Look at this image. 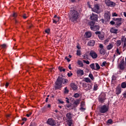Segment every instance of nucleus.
I'll return each instance as SVG.
<instances>
[{
	"label": "nucleus",
	"instance_id": "f257e3e1",
	"mask_svg": "<svg viewBox=\"0 0 126 126\" xmlns=\"http://www.w3.org/2000/svg\"><path fill=\"white\" fill-rule=\"evenodd\" d=\"M68 80L64 79L63 76H59L55 82V90L61 89L63 87V84H66Z\"/></svg>",
	"mask_w": 126,
	"mask_h": 126
},
{
	"label": "nucleus",
	"instance_id": "f03ea898",
	"mask_svg": "<svg viewBox=\"0 0 126 126\" xmlns=\"http://www.w3.org/2000/svg\"><path fill=\"white\" fill-rule=\"evenodd\" d=\"M79 16V13L77 11L75 10H71L69 14L70 20L72 22H74L78 19V16Z\"/></svg>",
	"mask_w": 126,
	"mask_h": 126
},
{
	"label": "nucleus",
	"instance_id": "7ed1b4c3",
	"mask_svg": "<svg viewBox=\"0 0 126 126\" xmlns=\"http://www.w3.org/2000/svg\"><path fill=\"white\" fill-rule=\"evenodd\" d=\"M98 110L101 114H105V113H107V112H108V108L107 105H104L99 106L98 108Z\"/></svg>",
	"mask_w": 126,
	"mask_h": 126
},
{
	"label": "nucleus",
	"instance_id": "20e7f679",
	"mask_svg": "<svg viewBox=\"0 0 126 126\" xmlns=\"http://www.w3.org/2000/svg\"><path fill=\"white\" fill-rule=\"evenodd\" d=\"M90 66L92 70H99L101 68L98 63H93L90 65Z\"/></svg>",
	"mask_w": 126,
	"mask_h": 126
},
{
	"label": "nucleus",
	"instance_id": "39448f33",
	"mask_svg": "<svg viewBox=\"0 0 126 126\" xmlns=\"http://www.w3.org/2000/svg\"><path fill=\"white\" fill-rule=\"evenodd\" d=\"M92 10L93 11L97 14L101 12V10L100 9V6L98 4H94V7L93 8H92Z\"/></svg>",
	"mask_w": 126,
	"mask_h": 126
},
{
	"label": "nucleus",
	"instance_id": "423d86ee",
	"mask_svg": "<svg viewBox=\"0 0 126 126\" xmlns=\"http://www.w3.org/2000/svg\"><path fill=\"white\" fill-rule=\"evenodd\" d=\"M122 20H123V18H113L114 21H116V24H115L116 27H119V26H121V25H122Z\"/></svg>",
	"mask_w": 126,
	"mask_h": 126
},
{
	"label": "nucleus",
	"instance_id": "0eeeda50",
	"mask_svg": "<svg viewBox=\"0 0 126 126\" xmlns=\"http://www.w3.org/2000/svg\"><path fill=\"white\" fill-rule=\"evenodd\" d=\"M104 2L107 6H110V7H114L116 6V3L111 1L110 0H105Z\"/></svg>",
	"mask_w": 126,
	"mask_h": 126
},
{
	"label": "nucleus",
	"instance_id": "6e6552de",
	"mask_svg": "<svg viewBox=\"0 0 126 126\" xmlns=\"http://www.w3.org/2000/svg\"><path fill=\"white\" fill-rule=\"evenodd\" d=\"M105 100L106 94L104 93L101 94L99 97V101L100 102V103H104Z\"/></svg>",
	"mask_w": 126,
	"mask_h": 126
},
{
	"label": "nucleus",
	"instance_id": "1a4fd4ad",
	"mask_svg": "<svg viewBox=\"0 0 126 126\" xmlns=\"http://www.w3.org/2000/svg\"><path fill=\"white\" fill-rule=\"evenodd\" d=\"M104 18L105 21H109L111 19V13L110 12L107 11L104 13Z\"/></svg>",
	"mask_w": 126,
	"mask_h": 126
},
{
	"label": "nucleus",
	"instance_id": "9d476101",
	"mask_svg": "<svg viewBox=\"0 0 126 126\" xmlns=\"http://www.w3.org/2000/svg\"><path fill=\"white\" fill-rule=\"evenodd\" d=\"M90 56L93 59H95L98 57V55L97 53L94 51H91L90 52Z\"/></svg>",
	"mask_w": 126,
	"mask_h": 126
},
{
	"label": "nucleus",
	"instance_id": "9b49d317",
	"mask_svg": "<svg viewBox=\"0 0 126 126\" xmlns=\"http://www.w3.org/2000/svg\"><path fill=\"white\" fill-rule=\"evenodd\" d=\"M47 124L50 126H56V121H55L53 119H49L47 121Z\"/></svg>",
	"mask_w": 126,
	"mask_h": 126
},
{
	"label": "nucleus",
	"instance_id": "f8f14e48",
	"mask_svg": "<svg viewBox=\"0 0 126 126\" xmlns=\"http://www.w3.org/2000/svg\"><path fill=\"white\" fill-rule=\"evenodd\" d=\"M90 19L93 21H97L98 20V15L93 13L92 15L90 17Z\"/></svg>",
	"mask_w": 126,
	"mask_h": 126
},
{
	"label": "nucleus",
	"instance_id": "ddd939ff",
	"mask_svg": "<svg viewBox=\"0 0 126 126\" xmlns=\"http://www.w3.org/2000/svg\"><path fill=\"white\" fill-rule=\"evenodd\" d=\"M80 102V99H76L75 100L72 104L73 107L71 109H73L74 108H76L79 105V102Z\"/></svg>",
	"mask_w": 126,
	"mask_h": 126
},
{
	"label": "nucleus",
	"instance_id": "4468645a",
	"mask_svg": "<svg viewBox=\"0 0 126 126\" xmlns=\"http://www.w3.org/2000/svg\"><path fill=\"white\" fill-rule=\"evenodd\" d=\"M84 88L86 91H88V90H90V89L92 88V86L88 84H85L84 86Z\"/></svg>",
	"mask_w": 126,
	"mask_h": 126
},
{
	"label": "nucleus",
	"instance_id": "2eb2a0df",
	"mask_svg": "<svg viewBox=\"0 0 126 126\" xmlns=\"http://www.w3.org/2000/svg\"><path fill=\"white\" fill-rule=\"evenodd\" d=\"M91 30L93 31H96V30H99L100 29V27L98 26V25H94V26H92L91 27Z\"/></svg>",
	"mask_w": 126,
	"mask_h": 126
},
{
	"label": "nucleus",
	"instance_id": "dca6fc26",
	"mask_svg": "<svg viewBox=\"0 0 126 126\" xmlns=\"http://www.w3.org/2000/svg\"><path fill=\"white\" fill-rule=\"evenodd\" d=\"M77 74L78 76H82L84 75V71L81 69H78L77 70Z\"/></svg>",
	"mask_w": 126,
	"mask_h": 126
},
{
	"label": "nucleus",
	"instance_id": "f3484780",
	"mask_svg": "<svg viewBox=\"0 0 126 126\" xmlns=\"http://www.w3.org/2000/svg\"><path fill=\"white\" fill-rule=\"evenodd\" d=\"M118 29L115 28V27L111 28L110 30V32L113 34H118Z\"/></svg>",
	"mask_w": 126,
	"mask_h": 126
},
{
	"label": "nucleus",
	"instance_id": "a211bd4d",
	"mask_svg": "<svg viewBox=\"0 0 126 126\" xmlns=\"http://www.w3.org/2000/svg\"><path fill=\"white\" fill-rule=\"evenodd\" d=\"M95 45V41L94 40H90L88 43V46L89 47H93Z\"/></svg>",
	"mask_w": 126,
	"mask_h": 126
},
{
	"label": "nucleus",
	"instance_id": "6ab92c4d",
	"mask_svg": "<svg viewBox=\"0 0 126 126\" xmlns=\"http://www.w3.org/2000/svg\"><path fill=\"white\" fill-rule=\"evenodd\" d=\"M116 91L117 95H120L122 93V88L120 87H118L116 88Z\"/></svg>",
	"mask_w": 126,
	"mask_h": 126
},
{
	"label": "nucleus",
	"instance_id": "aec40b11",
	"mask_svg": "<svg viewBox=\"0 0 126 126\" xmlns=\"http://www.w3.org/2000/svg\"><path fill=\"white\" fill-rule=\"evenodd\" d=\"M66 117L67 120H72V114L70 112L67 113Z\"/></svg>",
	"mask_w": 126,
	"mask_h": 126
},
{
	"label": "nucleus",
	"instance_id": "412c9836",
	"mask_svg": "<svg viewBox=\"0 0 126 126\" xmlns=\"http://www.w3.org/2000/svg\"><path fill=\"white\" fill-rule=\"evenodd\" d=\"M92 35V34H91V32H85V37L88 39L89 38H90L91 37Z\"/></svg>",
	"mask_w": 126,
	"mask_h": 126
},
{
	"label": "nucleus",
	"instance_id": "4be33fe9",
	"mask_svg": "<svg viewBox=\"0 0 126 126\" xmlns=\"http://www.w3.org/2000/svg\"><path fill=\"white\" fill-rule=\"evenodd\" d=\"M70 86L73 90H77V86L74 83H72L70 84Z\"/></svg>",
	"mask_w": 126,
	"mask_h": 126
},
{
	"label": "nucleus",
	"instance_id": "5701e85b",
	"mask_svg": "<svg viewBox=\"0 0 126 126\" xmlns=\"http://www.w3.org/2000/svg\"><path fill=\"white\" fill-rule=\"evenodd\" d=\"M121 40L124 42V47H126V37L125 38V36H123Z\"/></svg>",
	"mask_w": 126,
	"mask_h": 126
},
{
	"label": "nucleus",
	"instance_id": "b1692460",
	"mask_svg": "<svg viewBox=\"0 0 126 126\" xmlns=\"http://www.w3.org/2000/svg\"><path fill=\"white\" fill-rule=\"evenodd\" d=\"M119 67L121 70H124L125 69V65L124 63H121L119 65Z\"/></svg>",
	"mask_w": 126,
	"mask_h": 126
},
{
	"label": "nucleus",
	"instance_id": "393cba45",
	"mask_svg": "<svg viewBox=\"0 0 126 126\" xmlns=\"http://www.w3.org/2000/svg\"><path fill=\"white\" fill-rule=\"evenodd\" d=\"M99 53L100 55L104 56V55L106 54V51L104 50V49H101L100 50H99Z\"/></svg>",
	"mask_w": 126,
	"mask_h": 126
},
{
	"label": "nucleus",
	"instance_id": "a878e982",
	"mask_svg": "<svg viewBox=\"0 0 126 126\" xmlns=\"http://www.w3.org/2000/svg\"><path fill=\"white\" fill-rule=\"evenodd\" d=\"M98 37L99 39H100L101 41H103L104 39V34L100 33V34L98 35Z\"/></svg>",
	"mask_w": 126,
	"mask_h": 126
},
{
	"label": "nucleus",
	"instance_id": "bb28decb",
	"mask_svg": "<svg viewBox=\"0 0 126 126\" xmlns=\"http://www.w3.org/2000/svg\"><path fill=\"white\" fill-rule=\"evenodd\" d=\"M67 124L68 126H72V120H67Z\"/></svg>",
	"mask_w": 126,
	"mask_h": 126
},
{
	"label": "nucleus",
	"instance_id": "cd10ccee",
	"mask_svg": "<svg viewBox=\"0 0 126 126\" xmlns=\"http://www.w3.org/2000/svg\"><path fill=\"white\" fill-rule=\"evenodd\" d=\"M53 23H55V24L58 23V22L60 21V18L57 17L56 18H55V19H53Z\"/></svg>",
	"mask_w": 126,
	"mask_h": 126
},
{
	"label": "nucleus",
	"instance_id": "c85d7f7f",
	"mask_svg": "<svg viewBox=\"0 0 126 126\" xmlns=\"http://www.w3.org/2000/svg\"><path fill=\"white\" fill-rule=\"evenodd\" d=\"M84 80L87 83H91V80L89 78H85Z\"/></svg>",
	"mask_w": 126,
	"mask_h": 126
},
{
	"label": "nucleus",
	"instance_id": "c756f323",
	"mask_svg": "<svg viewBox=\"0 0 126 126\" xmlns=\"http://www.w3.org/2000/svg\"><path fill=\"white\" fill-rule=\"evenodd\" d=\"M111 49H113V45H112V44L110 43L107 46V50H111Z\"/></svg>",
	"mask_w": 126,
	"mask_h": 126
},
{
	"label": "nucleus",
	"instance_id": "7c9ffc66",
	"mask_svg": "<svg viewBox=\"0 0 126 126\" xmlns=\"http://www.w3.org/2000/svg\"><path fill=\"white\" fill-rule=\"evenodd\" d=\"M121 87H122V88H123V89L126 88V82H123L121 84Z\"/></svg>",
	"mask_w": 126,
	"mask_h": 126
},
{
	"label": "nucleus",
	"instance_id": "2f4dec72",
	"mask_svg": "<svg viewBox=\"0 0 126 126\" xmlns=\"http://www.w3.org/2000/svg\"><path fill=\"white\" fill-rule=\"evenodd\" d=\"M89 77L92 79V80H94V76H93V74L92 73H90L89 75Z\"/></svg>",
	"mask_w": 126,
	"mask_h": 126
},
{
	"label": "nucleus",
	"instance_id": "473e14b6",
	"mask_svg": "<svg viewBox=\"0 0 126 126\" xmlns=\"http://www.w3.org/2000/svg\"><path fill=\"white\" fill-rule=\"evenodd\" d=\"M89 25L91 26V27H92V26H94L95 25V22L92 21L89 23Z\"/></svg>",
	"mask_w": 126,
	"mask_h": 126
},
{
	"label": "nucleus",
	"instance_id": "72a5a7b5",
	"mask_svg": "<svg viewBox=\"0 0 126 126\" xmlns=\"http://www.w3.org/2000/svg\"><path fill=\"white\" fill-rule=\"evenodd\" d=\"M47 106H45L41 109V111H42L43 113H44V112H46V111H47Z\"/></svg>",
	"mask_w": 126,
	"mask_h": 126
},
{
	"label": "nucleus",
	"instance_id": "f704fd0d",
	"mask_svg": "<svg viewBox=\"0 0 126 126\" xmlns=\"http://www.w3.org/2000/svg\"><path fill=\"white\" fill-rule=\"evenodd\" d=\"M59 69L60 71H61V72H62V71H63V72L65 71V69L63 68V67L59 66Z\"/></svg>",
	"mask_w": 126,
	"mask_h": 126
},
{
	"label": "nucleus",
	"instance_id": "c9c22d12",
	"mask_svg": "<svg viewBox=\"0 0 126 126\" xmlns=\"http://www.w3.org/2000/svg\"><path fill=\"white\" fill-rule=\"evenodd\" d=\"M78 64L79 65H80V66H81L82 67L83 66V63L80 61H78Z\"/></svg>",
	"mask_w": 126,
	"mask_h": 126
},
{
	"label": "nucleus",
	"instance_id": "e433bc0d",
	"mask_svg": "<svg viewBox=\"0 0 126 126\" xmlns=\"http://www.w3.org/2000/svg\"><path fill=\"white\" fill-rule=\"evenodd\" d=\"M68 92H69V91L67 89V87H65L64 88V93H65V94H67Z\"/></svg>",
	"mask_w": 126,
	"mask_h": 126
},
{
	"label": "nucleus",
	"instance_id": "4c0bfd02",
	"mask_svg": "<svg viewBox=\"0 0 126 126\" xmlns=\"http://www.w3.org/2000/svg\"><path fill=\"white\" fill-rule=\"evenodd\" d=\"M79 96H80V95L78 93H75L73 95V97H74V98H78L79 97Z\"/></svg>",
	"mask_w": 126,
	"mask_h": 126
},
{
	"label": "nucleus",
	"instance_id": "58836bf2",
	"mask_svg": "<svg viewBox=\"0 0 126 126\" xmlns=\"http://www.w3.org/2000/svg\"><path fill=\"white\" fill-rule=\"evenodd\" d=\"M97 89H98V85L97 84H95L94 87V91H96Z\"/></svg>",
	"mask_w": 126,
	"mask_h": 126
},
{
	"label": "nucleus",
	"instance_id": "ea45409f",
	"mask_svg": "<svg viewBox=\"0 0 126 126\" xmlns=\"http://www.w3.org/2000/svg\"><path fill=\"white\" fill-rule=\"evenodd\" d=\"M106 64L107 62L106 61H104L102 63V64H101L100 65L103 67V66H105V65H106Z\"/></svg>",
	"mask_w": 126,
	"mask_h": 126
},
{
	"label": "nucleus",
	"instance_id": "a19ab883",
	"mask_svg": "<svg viewBox=\"0 0 126 126\" xmlns=\"http://www.w3.org/2000/svg\"><path fill=\"white\" fill-rule=\"evenodd\" d=\"M79 0H70L71 2H72L73 3H75V2H78Z\"/></svg>",
	"mask_w": 126,
	"mask_h": 126
},
{
	"label": "nucleus",
	"instance_id": "79ce46f5",
	"mask_svg": "<svg viewBox=\"0 0 126 126\" xmlns=\"http://www.w3.org/2000/svg\"><path fill=\"white\" fill-rule=\"evenodd\" d=\"M76 55H77V56H81V51H80V50H77Z\"/></svg>",
	"mask_w": 126,
	"mask_h": 126
},
{
	"label": "nucleus",
	"instance_id": "37998d69",
	"mask_svg": "<svg viewBox=\"0 0 126 126\" xmlns=\"http://www.w3.org/2000/svg\"><path fill=\"white\" fill-rule=\"evenodd\" d=\"M84 59L85 60H87L88 59V55H86V54H84L83 56Z\"/></svg>",
	"mask_w": 126,
	"mask_h": 126
},
{
	"label": "nucleus",
	"instance_id": "c03bdc74",
	"mask_svg": "<svg viewBox=\"0 0 126 126\" xmlns=\"http://www.w3.org/2000/svg\"><path fill=\"white\" fill-rule=\"evenodd\" d=\"M1 49H5L6 48V44H3L1 45Z\"/></svg>",
	"mask_w": 126,
	"mask_h": 126
},
{
	"label": "nucleus",
	"instance_id": "a18cd8bd",
	"mask_svg": "<svg viewBox=\"0 0 126 126\" xmlns=\"http://www.w3.org/2000/svg\"><path fill=\"white\" fill-rule=\"evenodd\" d=\"M23 18H24V19H26V18H27L28 17V15L26 14H24L23 15Z\"/></svg>",
	"mask_w": 126,
	"mask_h": 126
},
{
	"label": "nucleus",
	"instance_id": "49530a36",
	"mask_svg": "<svg viewBox=\"0 0 126 126\" xmlns=\"http://www.w3.org/2000/svg\"><path fill=\"white\" fill-rule=\"evenodd\" d=\"M83 62L85 63H86L87 64H89V63H90V62L89 61L83 60Z\"/></svg>",
	"mask_w": 126,
	"mask_h": 126
},
{
	"label": "nucleus",
	"instance_id": "de8ad7c7",
	"mask_svg": "<svg viewBox=\"0 0 126 126\" xmlns=\"http://www.w3.org/2000/svg\"><path fill=\"white\" fill-rule=\"evenodd\" d=\"M116 53L117 54H118V55H121V52H120V49H119V48H118L116 50Z\"/></svg>",
	"mask_w": 126,
	"mask_h": 126
},
{
	"label": "nucleus",
	"instance_id": "09e8293b",
	"mask_svg": "<svg viewBox=\"0 0 126 126\" xmlns=\"http://www.w3.org/2000/svg\"><path fill=\"white\" fill-rule=\"evenodd\" d=\"M30 126H36V123L32 122L31 123V125Z\"/></svg>",
	"mask_w": 126,
	"mask_h": 126
},
{
	"label": "nucleus",
	"instance_id": "8fccbe9b",
	"mask_svg": "<svg viewBox=\"0 0 126 126\" xmlns=\"http://www.w3.org/2000/svg\"><path fill=\"white\" fill-rule=\"evenodd\" d=\"M112 16L117 17V16H118V14H117V13H116V12L113 13Z\"/></svg>",
	"mask_w": 126,
	"mask_h": 126
},
{
	"label": "nucleus",
	"instance_id": "3c124183",
	"mask_svg": "<svg viewBox=\"0 0 126 126\" xmlns=\"http://www.w3.org/2000/svg\"><path fill=\"white\" fill-rule=\"evenodd\" d=\"M107 123L108 124H112V123H113V120H112V119H109L107 121Z\"/></svg>",
	"mask_w": 126,
	"mask_h": 126
},
{
	"label": "nucleus",
	"instance_id": "603ef678",
	"mask_svg": "<svg viewBox=\"0 0 126 126\" xmlns=\"http://www.w3.org/2000/svg\"><path fill=\"white\" fill-rule=\"evenodd\" d=\"M45 33H47V34H49L50 33V29H48L45 31Z\"/></svg>",
	"mask_w": 126,
	"mask_h": 126
},
{
	"label": "nucleus",
	"instance_id": "864d4df0",
	"mask_svg": "<svg viewBox=\"0 0 126 126\" xmlns=\"http://www.w3.org/2000/svg\"><path fill=\"white\" fill-rule=\"evenodd\" d=\"M99 47L100 49H103L104 48V46L102 44H100Z\"/></svg>",
	"mask_w": 126,
	"mask_h": 126
},
{
	"label": "nucleus",
	"instance_id": "5fc2aeb1",
	"mask_svg": "<svg viewBox=\"0 0 126 126\" xmlns=\"http://www.w3.org/2000/svg\"><path fill=\"white\" fill-rule=\"evenodd\" d=\"M72 75H73L72 73H67V75H68V77H70V76H72Z\"/></svg>",
	"mask_w": 126,
	"mask_h": 126
},
{
	"label": "nucleus",
	"instance_id": "6e6d98bb",
	"mask_svg": "<svg viewBox=\"0 0 126 126\" xmlns=\"http://www.w3.org/2000/svg\"><path fill=\"white\" fill-rule=\"evenodd\" d=\"M65 59L66 60V61H67V62H70V59H69V58H67V57H65Z\"/></svg>",
	"mask_w": 126,
	"mask_h": 126
},
{
	"label": "nucleus",
	"instance_id": "4d7b16f0",
	"mask_svg": "<svg viewBox=\"0 0 126 126\" xmlns=\"http://www.w3.org/2000/svg\"><path fill=\"white\" fill-rule=\"evenodd\" d=\"M121 41L119 40L117 41L118 46H121Z\"/></svg>",
	"mask_w": 126,
	"mask_h": 126
},
{
	"label": "nucleus",
	"instance_id": "13d9d810",
	"mask_svg": "<svg viewBox=\"0 0 126 126\" xmlns=\"http://www.w3.org/2000/svg\"><path fill=\"white\" fill-rule=\"evenodd\" d=\"M66 102L68 103V104H69V99H68V97H66Z\"/></svg>",
	"mask_w": 126,
	"mask_h": 126
},
{
	"label": "nucleus",
	"instance_id": "bf43d9fd",
	"mask_svg": "<svg viewBox=\"0 0 126 126\" xmlns=\"http://www.w3.org/2000/svg\"><path fill=\"white\" fill-rule=\"evenodd\" d=\"M110 23L111 25H114L115 23L113 21H111Z\"/></svg>",
	"mask_w": 126,
	"mask_h": 126
},
{
	"label": "nucleus",
	"instance_id": "052dcab7",
	"mask_svg": "<svg viewBox=\"0 0 126 126\" xmlns=\"http://www.w3.org/2000/svg\"><path fill=\"white\" fill-rule=\"evenodd\" d=\"M123 96H123L124 98H126V92L123 93Z\"/></svg>",
	"mask_w": 126,
	"mask_h": 126
},
{
	"label": "nucleus",
	"instance_id": "680f3d73",
	"mask_svg": "<svg viewBox=\"0 0 126 126\" xmlns=\"http://www.w3.org/2000/svg\"><path fill=\"white\" fill-rule=\"evenodd\" d=\"M112 80H116V77L114 75L112 77Z\"/></svg>",
	"mask_w": 126,
	"mask_h": 126
},
{
	"label": "nucleus",
	"instance_id": "e2e57ef3",
	"mask_svg": "<svg viewBox=\"0 0 126 126\" xmlns=\"http://www.w3.org/2000/svg\"><path fill=\"white\" fill-rule=\"evenodd\" d=\"M95 34L96 35H100V34H101V32H95Z\"/></svg>",
	"mask_w": 126,
	"mask_h": 126
},
{
	"label": "nucleus",
	"instance_id": "0e129e2a",
	"mask_svg": "<svg viewBox=\"0 0 126 126\" xmlns=\"http://www.w3.org/2000/svg\"><path fill=\"white\" fill-rule=\"evenodd\" d=\"M80 110L81 111H85V108H84L81 107L80 108Z\"/></svg>",
	"mask_w": 126,
	"mask_h": 126
},
{
	"label": "nucleus",
	"instance_id": "69168bd1",
	"mask_svg": "<svg viewBox=\"0 0 126 126\" xmlns=\"http://www.w3.org/2000/svg\"><path fill=\"white\" fill-rule=\"evenodd\" d=\"M17 16V15L16 14V13H14L13 14V17H16Z\"/></svg>",
	"mask_w": 126,
	"mask_h": 126
},
{
	"label": "nucleus",
	"instance_id": "338daca9",
	"mask_svg": "<svg viewBox=\"0 0 126 126\" xmlns=\"http://www.w3.org/2000/svg\"><path fill=\"white\" fill-rule=\"evenodd\" d=\"M32 115V113H30V114H27V117H28V118H29V117H30V115Z\"/></svg>",
	"mask_w": 126,
	"mask_h": 126
},
{
	"label": "nucleus",
	"instance_id": "774afa93",
	"mask_svg": "<svg viewBox=\"0 0 126 126\" xmlns=\"http://www.w3.org/2000/svg\"><path fill=\"white\" fill-rule=\"evenodd\" d=\"M67 108H70L71 107V105L70 104H67L66 105Z\"/></svg>",
	"mask_w": 126,
	"mask_h": 126
}]
</instances>
